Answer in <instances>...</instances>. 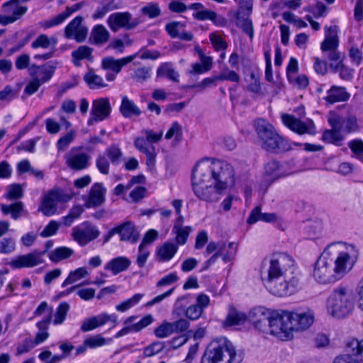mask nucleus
Listing matches in <instances>:
<instances>
[{"label": "nucleus", "mask_w": 363, "mask_h": 363, "mask_svg": "<svg viewBox=\"0 0 363 363\" xmlns=\"http://www.w3.org/2000/svg\"><path fill=\"white\" fill-rule=\"evenodd\" d=\"M358 250L342 242L328 245L313 265V277L319 284L337 281L352 268Z\"/></svg>", "instance_id": "f257e3e1"}, {"label": "nucleus", "mask_w": 363, "mask_h": 363, "mask_svg": "<svg viewBox=\"0 0 363 363\" xmlns=\"http://www.w3.org/2000/svg\"><path fill=\"white\" fill-rule=\"evenodd\" d=\"M244 354L238 352L225 337L212 341L206 348L201 363H241Z\"/></svg>", "instance_id": "f03ea898"}, {"label": "nucleus", "mask_w": 363, "mask_h": 363, "mask_svg": "<svg viewBox=\"0 0 363 363\" xmlns=\"http://www.w3.org/2000/svg\"><path fill=\"white\" fill-rule=\"evenodd\" d=\"M255 128L262 143V147L264 150L273 152H286L291 150L289 143L266 120L259 118L255 121Z\"/></svg>", "instance_id": "7ed1b4c3"}, {"label": "nucleus", "mask_w": 363, "mask_h": 363, "mask_svg": "<svg viewBox=\"0 0 363 363\" xmlns=\"http://www.w3.org/2000/svg\"><path fill=\"white\" fill-rule=\"evenodd\" d=\"M353 307L352 292L346 287L336 288L328 298V311L334 317L340 318L347 316L351 313Z\"/></svg>", "instance_id": "20e7f679"}, {"label": "nucleus", "mask_w": 363, "mask_h": 363, "mask_svg": "<svg viewBox=\"0 0 363 363\" xmlns=\"http://www.w3.org/2000/svg\"><path fill=\"white\" fill-rule=\"evenodd\" d=\"M297 276L293 258L285 253L272 255L267 268V275L263 279L291 277Z\"/></svg>", "instance_id": "39448f33"}, {"label": "nucleus", "mask_w": 363, "mask_h": 363, "mask_svg": "<svg viewBox=\"0 0 363 363\" xmlns=\"http://www.w3.org/2000/svg\"><path fill=\"white\" fill-rule=\"evenodd\" d=\"M212 179L215 188L224 193L235 184V169L228 162L220 160L212 162Z\"/></svg>", "instance_id": "423d86ee"}, {"label": "nucleus", "mask_w": 363, "mask_h": 363, "mask_svg": "<svg viewBox=\"0 0 363 363\" xmlns=\"http://www.w3.org/2000/svg\"><path fill=\"white\" fill-rule=\"evenodd\" d=\"M265 287L274 296H284L293 294L298 286V276L262 279Z\"/></svg>", "instance_id": "0eeeda50"}, {"label": "nucleus", "mask_w": 363, "mask_h": 363, "mask_svg": "<svg viewBox=\"0 0 363 363\" xmlns=\"http://www.w3.org/2000/svg\"><path fill=\"white\" fill-rule=\"evenodd\" d=\"M82 146L71 148L64 156L65 164L73 171H82L90 165L91 155L83 151Z\"/></svg>", "instance_id": "6e6552de"}, {"label": "nucleus", "mask_w": 363, "mask_h": 363, "mask_svg": "<svg viewBox=\"0 0 363 363\" xmlns=\"http://www.w3.org/2000/svg\"><path fill=\"white\" fill-rule=\"evenodd\" d=\"M285 321L291 332L305 330L309 328L314 323V313L311 309H306L300 312L287 311Z\"/></svg>", "instance_id": "1a4fd4ad"}, {"label": "nucleus", "mask_w": 363, "mask_h": 363, "mask_svg": "<svg viewBox=\"0 0 363 363\" xmlns=\"http://www.w3.org/2000/svg\"><path fill=\"white\" fill-rule=\"evenodd\" d=\"M53 243L51 240H48L45 242V250L40 252L35 250L30 253L20 255L12 259L10 262V265L15 269L20 268H31L37 265L43 264L45 261L43 255H45L47 250L52 246Z\"/></svg>", "instance_id": "9d476101"}, {"label": "nucleus", "mask_w": 363, "mask_h": 363, "mask_svg": "<svg viewBox=\"0 0 363 363\" xmlns=\"http://www.w3.org/2000/svg\"><path fill=\"white\" fill-rule=\"evenodd\" d=\"M287 315V311L281 313L273 312V317L270 318L269 329L264 333L276 336L281 340L290 338L292 336L290 328H288V323L285 321V316Z\"/></svg>", "instance_id": "9b49d317"}, {"label": "nucleus", "mask_w": 363, "mask_h": 363, "mask_svg": "<svg viewBox=\"0 0 363 363\" xmlns=\"http://www.w3.org/2000/svg\"><path fill=\"white\" fill-rule=\"evenodd\" d=\"M72 238L80 246H85L100 235L98 228L89 222H84L72 229Z\"/></svg>", "instance_id": "f8f14e48"}, {"label": "nucleus", "mask_w": 363, "mask_h": 363, "mask_svg": "<svg viewBox=\"0 0 363 363\" xmlns=\"http://www.w3.org/2000/svg\"><path fill=\"white\" fill-rule=\"evenodd\" d=\"M346 354L337 356L333 363H362L363 354V340L359 341L356 339L350 340L346 344Z\"/></svg>", "instance_id": "ddd939ff"}, {"label": "nucleus", "mask_w": 363, "mask_h": 363, "mask_svg": "<svg viewBox=\"0 0 363 363\" xmlns=\"http://www.w3.org/2000/svg\"><path fill=\"white\" fill-rule=\"evenodd\" d=\"M28 10L16 0H10L2 5L4 15H0V24L6 26L14 23L23 16Z\"/></svg>", "instance_id": "4468645a"}, {"label": "nucleus", "mask_w": 363, "mask_h": 363, "mask_svg": "<svg viewBox=\"0 0 363 363\" xmlns=\"http://www.w3.org/2000/svg\"><path fill=\"white\" fill-rule=\"evenodd\" d=\"M281 121L288 128L298 135H315L316 133L315 125L311 120L303 122L293 115L284 113L281 115Z\"/></svg>", "instance_id": "2eb2a0df"}, {"label": "nucleus", "mask_w": 363, "mask_h": 363, "mask_svg": "<svg viewBox=\"0 0 363 363\" xmlns=\"http://www.w3.org/2000/svg\"><path fill=\"white\" fill-rule=\"evenodd\" d=\"M84 18L76 16L65 28L64 34L67 39H74L81 43L86 40L88 35V28L82 25Z\"/></svg>", "instance_id": "dca6fc26"}, {"label": "nucleus", "mask_w": 363, "mask_h": 363, "mask_svg": "<svg viewBox=\"0 0 363 363\" xmlns=\"http://www.w3.org/2000/svg\"><path fill=\"white\" fill-rule=\"evenodd\" d=\"M107 24L112 31L117 32L121 28L125 30L133 29L138 26V21L133 19L129 12H116L108 16Z\"/></svg>", "instance_id": "f3484780"}, {"label": "nucleus", "mask_w": 363, "mask_h": 363, "mask_svg": "<svg viewBox=\"0 0 363 363\" xmlns=\"http://www.w3.org/2000/svg\"><path fill=\"white\" fill-rule=\"evenodd\" d=\"M273 312L264 307H256L249 312L248 320L255 328L264 333L269 329Z\"/></svg>", "instance_id": "a211bd4d"}, {"label": "nucleus", "mask_w": 363, "mask_h": 363, "mask_svg": "<svg viewBox=\"0 0 363 363\" xmlns=\"http://www.w3.org/2000/svg\"><path fill=\"white\" fill-rule=\"evenodd\" d=\"M111 111V106L109 99L106 97L100 98L94 100L91 110V118L87 123L89 125L94 122L102 121L109 117Z\"/></svg>", "instance_id": "6ab92c4d"}, {"label": "nucleus", "mask_w": 363, "mask_h": 363, "mask_svg": "<svg viewBox=\"0 0 363 363\" xmlns=\"http://www.w3.org/2000/svg\"><path fill=\"white\" fill-rule=\"evenodd\" d=\"M212 179V162H199L191 174V187L201 186Z\"/></svg>", "instance_id": "aec40b11"}, {"label": "nucleus", "mask_w": 363, "mask_h": 363, "mask_svg": "<svg viewBox=\"0 0 363 363\" xmlns=\"http://www.w3.org/2000/svg\"><path fill=\"white\" fill-rule=\"evenodd\" d=\"M111 321L113 326L118 324L117 315L116 314H107L106 313L99 314L96 316H92L86 319L81 325V330L88 332L93 330L99 327L105 325L106 323Z\"/></svg>", "instance_id": "412c9836"}, {"label": "nucleus", "mask_w": 363, "mask_h": 363, "mask_svg": "<svg viewBox=\"0 0 363 363\" xmlns=\"http://www.w3.org/2000/svg\"><path fill=\"white\" fill-rule=\"evenodd\" d=\"M194 195L200 200L208 203L218 201L223 194L212 185H201L192 187Z\"/></svg>", "instance_id": "4be33fe9"}, {"label": "nucleus", "mask_w": 363, "mask_h": 363, "mask_svg": "<svg viewBox=\"0 0 363 363\" xmlns=\"http://www.w3.org/2000/svg\"><path fill=\"white\" fill-rule=\"evenodd\" d=\"M63 194L59 189L50 191L44 198L40 210L45 216L53 215L57 210V204L63 200Z\"/></svg>", "instance_id": "5701e85b"}, {"label": "nucleus", "mask_w": 363, "mask_h": 363, "mask_svg": "<svg viewBox=\"0 0 363 363\" xmlns=\"http://www.w3.org/2000/svg\"><path fill=\"white\" fill-rule=\"evenodd\" d=\"M57 62H50L43 66L32 65L29 67L30 74L41 84L48 81L52 77Z\"/></svg>", "instance_id": "b1692460"}, {"label": "nucleus", "mask_w": 363, "mask_h": 363, "mask_svg": "<svg viewBox=\"0 0 363 363\" xmlns=\"http://www.w3.org/2000/svg\"><path fill=\"white\" fill-rule=\"evenodd\" d=\"M136 57V55H130L121 59H115L113 57H106L101 60V68L104 70L120 73L122 68L131 62Z\"/></svg>", "instance_id": "393cba45"}, {"label": "nucleus", "mask_w": 363, "mask_h": 363, "mask_svg": "<svg viewBox=\"0 0 363 363\" xmlns=\"http://www.w3.org/2000/svg\"><path fill=\"white\" fill-rule=\"evenodd\" d=\"M84 5V1H81L72 5V6L66 7L63 12L43 22V26L45 28H48L62 23L73 13L80 10Z\"/></svg>", "instance_id": "a878e982"}, {"label": "nucleus", "mask_w": 363, "mask_h": 363, "mask_svg": "<svg viewBox=\"0 0 363 363\" xmlns=\"http://www.w3.org/2000/svg\"><path fill=\"white\" fill-rule=\"evenodd\" d=\"M185 24L179 21H172L166 24L165 30L172 38H179L184 41H191L194 35L184 31Z\"/></svg>", "instance_id": "bb28decb"}, {"label": "nucleus", "mask_w": 363, "mask_h": 363, "mask_svg": "<svg viewBox=\"0 0 363 363\" xmlns=\"http://www.w3.org/2000/svg\"><path fill=\"white\" fill-rule=\"evenodd\" d=\"M337 33V27L336 26L325 27V38L320 45L323 52L336 50L338 48L339 40Z\"/></svg>", "instance_id": "cd10ccee"}, {"label": "nucleus", "mask_w": 363, "mask_h": 363, "mask_svg": "<svg viewBox=\"0 0 363 363\" xmlns=\"http://www.w3.org/2000/svg\"><path fill=\"white\" fill-rule=\"evenodd\" d=\"M110 38V33L106 27L101 24L96 25L91 30L89 42L90 44L101 46L106 44Z\"/></svg>", "instance_id": "c85d7f7f"}, {"label": "nucleus", "mask_w": 363, "mask_h": 363, "mask_svg": "<svg viewBox=\"0 0 363 363\" xmlns=\"http://www.w3.org/2000/svg\"><path fill=\"white\" fill-rule=\"evenodd\" d=\"M118 234L121 241H128L135 243L139 238V233L131 222H125L116 226Z\"/></svg>", "instance_id": "c756f323"}, {"label": "nucleus", "mask_w": 363, "mask_h": 363, "mask_svg": "<svg viewBox=\"0 0 363 363\" xmlns=\"http://www.w3.org/2000/svg\"><path fill=\"white\" fill-rule=\"evenodd\" d=\"M104 201V189L102 184L100 183L94 184L90 189L86 206L88 208L96 207L101 205Z\"/></svg>", "instance_id": "7c9ffc66"}, {"label": "nucleus", "mask_w": 363, "mask_h": 363, "mask_svg": "<svg viewBox=\"0 0 363 363\" xmlns=\"http://www.w3.org/2000/svg\"><path fill=\"white\" fill-rule=\"evenodd\" d=\"M130 264L131 261L126 257H117L108 262L104 266V269L110 271L113 275H117L128 269Z\"/></svg>", "instance_id": "2f4dec72"}, {"label": "nucleus", "mask_w": 363, "mask_h": 363, "mask_svg": "<svg viewBox=\"0 0 363 363\" xmlns=\"http://www.w3.org/2000/svg\"><path fill=\"white\" fill-rule=\"evenodd\" d=\"M1 212L4 215H11L12 219L16 220L22 216L28 215L22 201H17L11 204H1Z\"/></svg>", "instance_id": "473e14b6"}, {"label": "nucleus", "mask_w": 363, "mask_h": 363, "mask_svg": "<svg viewBox=\"0 0 363 363\" xmlns=\"http://www.w3.org/2000/svg\"><path fill=\"white\" fill-rule=\"evenodd\" d=\"M153 321V316L150 314L147 315L145 317H143L138 323L130 325H127L123 328L115 335V337L118 338L120 337L127 335L130 332H140L143 328L150 325Z\"/></svg>", "instance_id": "72a5a7b5"}, {"label": "nucleus", "mask_w": 363, "mask_h": 363, "mask_svg": "<svg viewBox=\"0 0 363 363\" xmlns=\"http://www.w3.org/2000/svg\"><path fill=\"white\" fill-rule=\"evenodd\" d=\"M83 79L86 85L91 89H99L108 86L104 78L97 74L93 69L89 70L84 74Z\"/></svg>", "instance_id": "f704fd0d"}, {"label": "nucleus", "mask_w": 363, "mask_h": 363, "mask_svg": "<svg viewBox=\"0 0 363 363\" xmlns=\"http://www.w3.org/2000/svg\"><path fill=\"white\" fill-rule=\"evenodd\" d=\"M350 97V94L347 92L345 88L342 86H333L328 91L325 100L330 104L336 102L345 101Z\"/></svg>", "instance_id": "c9c22d12"}, {"label": "nucleus", "mask_w": 363, "mask_h": 363, "mask_svg": "<svg viewBox=\"0 0 363 363\" xmlns=\"http://www.w3.org/2000/svg\"><path fill=\"white\" fill-rule=\"evenodd\" d=\"M178 246L172 242H165L161 245L157 252V256L159 262H166L170 260L178 251Z\"/></svg>", "instance_id": "e433bc0d"}, {"label": "nucleus", "mask_w": 363, "mask_h": 363, "mask_svg": "<svg viewBox=\"0 0 363 363\" xmlns=\"http://www.w3.org/2000/svg\"><path fill=\"white\" fill-rule=\"evenodd\" d=\"M120 112L125 118L138 116L141 114L140 109L126 96H122Z\"/></svg>", "instance_id": "4c0bfd02"}, {"label": "nucleus", "mask_w": 363, "mask_h": 363, "mask_svg": "<svg viewBox=\"0 0 363 363\" xmlns=\"http://www.w3.org/2000/svg\"><path fill=\"white\" fill-rule=\"evenodd\" d=\"M193 16L199 21L211 20L218 26L224 25L225 23V20L223 17H218L215 11L208 9L198 11L193 14Z\"/></svg>", "instance_id": "58836bf2"}, {"label": "nucleus", "mask_w": 363, "mask_h": 363, "mask_svg": "<svg viewBox=\"0 0 363 363\" xmlns=\"http://www.w3.org/2000/svg\"><path fill=\"white\" fill-rule=\"evenodd\" d=\"M93 52V48L87 45H81L77 50L72 52V57L73 58V63L76 66H79V62L82 60L87 59L91 60Z\"/></svg>", "instance_id": "ea45409f"}, {"label": "nucleus", "mask_w": 363, "mask_h": 363, "mask_svg": "<svg viewBox=\"0 0 363 363\" xmlns=\"http://www.w3.org/2000/svg\"><path fill=\"white\" fill-rule=\"evenodd\" d=\"M237 249L238 244L235 242H229L227 246L223 243L216 252H220V257H222L223 261L228 263L234 259Z\"/></svg>", "instance_id": "a19ab883"}, {"label": "nucleus", "mask_w": 363, "mask_h": 363, "mask_svg": "<svg viewBox=\"0 0 363 363\" xmlns=\"http://www.w3.org/2000/svg\"><path fill=\"white\" fill-rule=\"evenodd\" d=\"M247 318L248 316L245 313L238 311L232 307L225 320V324L228 326L238 325L243 324Z\"/></svg>", "instance_id": "79ce46f5"}, {"label": "nucleus", "mask_w": 363, "mask_h": 363, "mask_svg": "<svg viewBox=\"0 0 363 363\" xmlns=\"http://www.w3.org/2000/svg\"><path fill=\"white\" fill-rule=\"evenodd\" d=\"M158 77H167L169 79L179 82V73L174 69L171 63L165 62L161 65L157 70Z\"/></svg>", "instance_id": "37998d69"}, {"label": "nucleus", "mask_w": 363, "mask_h": 363, "mask_svg": "<svg viewBox=\"0 0 363 363\" xmlns=\"http://www.w3.org/2000/svg\"><path fill=\"white\" fill-rule=\"evenodd\" d=\"M74 254V250L67 247H59L49 254L50 259L57 263L63 259L70 257Z\"/></svg>", "instance_id": "c03bdc74"}, {"label": "nucleus", "mask_w": 363, "mask_h": 363, "mask_svg": "<svg viewBox=\"0 0 363 363\" xmlns=\"http://www.w3.org/2000/svg\"><path fill=\"white\" fill-rule=\"evenodd\" d=\"M57 43V40L55 37L49 38L45 34L40 35L34 41L31 43V47L34 49L42 48L44 49L52 47L54 49Z\"/></svg>", "instance_id": "a18cd8bd"}, {"label": "nucleus", "mask_w": 363, "mask_h": 363, "mask_svg": "<svg viewBox=\"0 0 363 363\" xmlns=\"http://www.w3.org/2000/svg\"><path fill=\"white\" fill-rule=\"evenodd\" d=\"M264 174L272 178V181L286 176V174L280 172L279 163L277 161H270L264 167Z\"/></svg>", "instance_id": "49530a36"}, {"label": "nucleus", "mask_w": 363, "mask_h": 363, "mask_svg": "<svg viewBox=\"0 0 363 363\" xmlns=\"http://www.w3.org/2000/svg\"><path fill=\"white\" fill-rule=\"evenodd\" d=\"M191 231L192 228L190 226L173 228L172 233L175 235V244L177 245V246L186 244Z\"/></svg>", "instance_id": "de8ad7c7"}, {"label": "nucleus", "mask_w": 363, "mask_h": 363, "mask_svg": "<svg viewBox=\"0 0 363 363\" xmlns=\"http://www.w3.org/2000/svg\"><path fill=\"white\" fill-rule=\"evenodd\" d=\"M340 131L337 130H326L323 134L322 140L325 143L340 146L343 140V136L340 134Z\"/></svg>", "instance_id": "09e8293b"}, {"label": "nucleus", "mask_w": 363, "mask_h": 363, "mask_svg": "<svg viewBox=\"0 0 363 363\" xmlns=\"http://www.w3.org/2000/svg\"><path fill=\"white\" fill-rule=\"evenodd\" d=\"M23 190L19 184H12L6 187L4 197L9 201H15L22 198Z\"/></svg>", "instance_id": "8fccbe9b"}, {"label": "nucleus", "mask_w": 363, "mask_h": 363, "mask_svg": "<svg viewBox=\"0 0 363 363\" xmlns=\"http://www.w3.org/2000/svg\"><path fill=\"white\" fill-rule=\"evenodd\" d=\"M89 272L85 267H79L74 271L70 272L69 276L62 284V287H65L88 275Z\"/></svg>", "instance_id": "3c124183"}, {"label": "nucleus", "mask_w": 363, "mask_h": 363, "mask_svg": "<svg viewBox=\"0 0 363 363\" xmlns=\"http://www.w3.org/2000/svg\"><path fill=\"white\" fill-rule=\"evenodd\" d=\"M144 296L143 294H135L131 298L121 302L116 306V309L120 312H125L137 305Z\"/></svg>", "instance_id": "603ef678"}, {"label": "nucleus", "mask_w": 363, "mask_h": 363, "mask_svg": "<svg viewBox=\"0 0 363 363\" xmlns=\"http://www.w3.org/2000/svg\"><path fill=\"white\" fill-rule=\"evenodd\" d=\"M144 296L143 294H135L131 298L121 302L116 306V309L120 312H125L137 305Z\"/></svg>", "instance_id": "864d4df0"}, {"label": "nucleus", "mask_w": 363, "mask_h": 363, "mask_svg": "<svg viewBox=\"0 0 363 363\" xmlns=\"http://www.w3.org/2000/svg\"><path fill=\"white\" fill-rule=\"evenodd\" d=\"M69 309V305L67 302L61 303L58 306L56 312L54 315L55 318L53 320V323L55 325H59L62 323L66 318Z\"/></svg>", "instance_id": "5fc2aeb1"}, {"label": "nucleus", "mask_w": 363, "mask_h": 363, "mask_svg": "<svg viewBox=\"0 0 363 363\" xmlns=\"http://www.w3.org/2000/svg\"><path fill=\"white\" fill-rule=\"evenodd\" d=\"M105 152L106 156L113 164H118L123 156L122 151L116 145H111L109 146L108 148H106Z\"/></svg>", "instance_id": "6e6d98bb"}, {"label": "nucleus", "mask_w": 363, "mask_h": 363, "mask_svg": "<svg viewBox=\"0 0 363 363\" xmlns=\"http://www.w3.org/2000/svg\"><path fill=\"white\" fill-rule=\"evenodd\" d=\"M358 130L357 118L354 116H349L345 119L342 118L341 131L346 134Z\"/></svg>", "instance_id": "4d7b16f0"}, {"label": "nucleus", "mask_w": 363, "mask_h": 363, "mask_svg": "<svg viewBox=\"0 0 363 363\" xmlns=\"http://www.w3.org/2000/svg\"><path fill=\"white\" fill-rule=\"evenodd\" d=\"M237 25L240 27L242 31L246 33L252 40L254 36V28L252 20L248 18L237 17Z\"/></svg>", "instance_id": "13d9d810"}, {"label": "nucleus", "mask_w": 363, "mask_h": 363, "mask_svg": "<svg viewBox=\"0 0 363 363\" xmlns=\"http://www.w3.org/2000/svg\"><path fill=\"white\" fill-rule=\"evenodd\" d=\"M174 333L171 323L164 321L154 330V334L158 338H164Z\"/></svg>", "instance_id": "bf43d9fd"}, {"label": "nucleus", "mask_w": 363, "mask_h": 363, "mask_svg": "<svg viewBox=\"0 0 363 363\" xmlns=\"http://www.w3.org/2000/svg\"><path fill=\"white\" fill-rule=\"evenodd\" d=\"M326 10V6L321 1H318L313 5H309L304 8V11L311 13L315 18L325 16Z\"/></svg>", "instance_id": "052dcab7"}, {"label": "nucleus", "mask_w": 363, "mask_h": 363, "mask_svg": "<svg viewBox=\"0 0 363 363\" xmlns=\"http://www.w3.org/2000/svg\"><path fill=\"white\" fill-rule=\"evenodd\" d=\"M165 347L164 342L156 341L144 348L143 354L146 357H152L162 352Z\"/></svg>", "instance_id": "680f3d73"}, {"label": "nucleus", "mask_w": 363, "mask_h": 363, "mask_svg": "<svg viewBox=\"0 0 363 363\" xmlns=\"http://www.w3.org/2000/svg\"><path fill=\"white\" fill-rule=\"evenodd\" d=\"M76 136V132L73 130L68 132L66 135L61 137L57 143V147L59 151H64L74 140Z\"/></svg>", "instance_id": "e2e57ef3"}, {"label": "nucleus", "mask_w": 363, "mask_h": 363, "mask_svg": "<svg viewBox=\"0 0 363 363\" xmlns=\"http://www.w3.org/2000/svg\"><path fill=\"white\" fill-rule=\"evenodd\" d=\"M150 71L151 69L150 67H143L138 68L132 74V78L138 82L143 83L150 77Z\"/></svg>", "instance_id": "0e129e2a"}, {"label": "nucleus", "mask_w": 363, "mask_h": 363, "mask_svg": "<svg viewBox=\"0 0 363 363\" xmlns=\"http://www.w3.org/2000/svg\"><path fill=\"white\" fill-rule=\"evenodd\" d=\"M16 249V242L12 238H5L0 240V253L10 254Z\"/></svg>", "instance_id": "69168bd1"}, {"label": "nucleus", "mask_w": 363, "mask_h": 363, "mask_svg": "<svg viewBox=\"0 0 363 363\" xmlns=\"http://www.w3.org/2000/svg\"><path fill=\"white\" fill-rule=\"evenodd\" d=\"M110 340H106L100 335L91 336L85 340V344L89 346V348H96L101 347L107 344Z\"/></svg>", "instance_id": "338daca9"}, {"label": "nucleus", "mask_w": 363, "mask_h": 363, "mask_svg": "<svg viewBox=\"0 0 363 363\" xmlns=\"http://www.w3.org/2000/svg\"><path fill=\"white\" fill-rule=\"evenodd\" d=\"M348 147L358 159L363 161V141L362 140L350 141Z\"/></svg>", "instance_id": "774afa93"}]
</instances>
